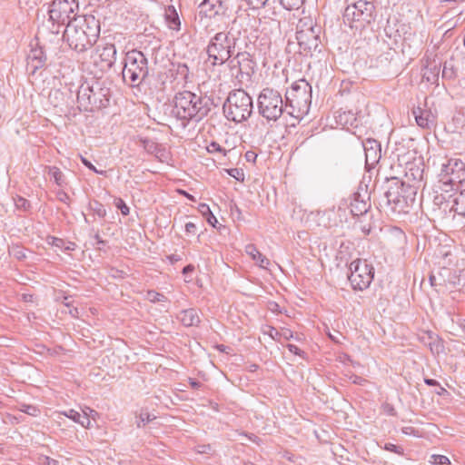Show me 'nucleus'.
I'll list each match as a JSON object with an SVG mask.
<instances>
[{
	"label": "nucleus",
	"instance_id": "obj_1",
	"mask_svg": "<svg viewBox=\"0 0 465 465\" xmlns=\"http://www.w3.org/2000/svg\"><path fill=\"white\" fill-rule=\"evenodd\" d=\"M211 100L190 91L179 92L174 97L173 114L181 120L201 121L211 111Z\"/></svg>",
	"mask_w": 465,
	"mask_h": 465
},
{
	"label": "nucleus",
	"instance_id": "obj_2",
	"mask_svg": "<svg viewBox=\"0 0 465 465\" xmlns=\"http://www.w3.org/2000/svg\"><path fill=\"white\" fill-rule=\"evenodd\" d=\"M110 90L104 82L94 80L82 84L77 92V102L84 110L93 111L106 107L109 104Z\"/></svg>",
	"mask_w": 465,
	"mask_h": 465
},
{
	"label": "nucleus",
	"instance_id": "obj_3",
	"mask_svg": "<svg viewBox=\"0 0 465 465\" xmlns=\"http://www.w3.org/2000/svg\"><path fill=\"white\" fill-rule=\"evenodd\" d=\"M285 108H291L288 114L300 117L308 113L312 103V86L305 79H300L292 84L286 92Z\"/></svg>",
	"mask_w": 465,
	"mask_h": 465
},
{
	"label": "nucleus",
	"instance_id": "obj_4",
	"mask_svg": "<svg viewBox=\"0 0 465 465\" xmlns=\"http://www.w3.org/2000/svg\"><path fill=\"white\" fill-rule=\"evenodd\" d=\"M252 108V99L243 89L232 91L223 104L226 118L235 123L246 121L251 116Z\"/></svg>",
	"mask_w": 465,
	"mask_h": 465
},
{
	"label": "nucleus",
	"instance_id": "obj_5",
	"mask_svg": "<svg viewBox=\"0 0 465 465\" xmlns=\"http://www.w3.org/2000/svg\"><path fill=\"white\" fill-rule=\"evenodd\" d=\"M116 48L114 44L98 45L88 57L82 62V69L95 77L108 71L115 63Z\"/></svg>",
	"mask_w": 465,
	"mask_h": 465
},
{
	"label": "nucleus",
	"instance_id": "obj_6",
	"mask_svg": "<svg viewBox=\"0 0 465 465\" xmlns=\"http://www.w3.org/2000/svg\"><path fill=\"white\" fill-rule=\"evenodd\" d=\"M257 108L259 114L267 122H276L287 109L280 92L269 87L260 92Z\"/></svg>",
	"mask_w": 465,
	"mask_h": 465
},
{
	"label": "nucleus",
	"instance_id": "obj_7",
	"mask_svg": "<svg viewBox=\"0 0 465 465\" xmlns=\"http://www.w3.org/2000/svg\"><path fill=\"white\" fill-rule=\"evenodd\" d=\"M124 81L132 87L138 86L148 74L147 59L137 50L128 52L122 72Z\"/></svg>",
	"mask_w": 465,
	"mask_h": 465
},
{
	"label": "nucleus",
	"instance_id": "obj_8",
	"mask_svg": "<svg viewBox=\"0 0 465 465\" xmlns=\"http://www.w3.org/2000/svg\"><path fill=\"white\" fill-rule=\"evenodd\" d=\"M374 11L373 3L359 0L345 8L343 22L351 29H365L372 21Z\"/></svg>",
	"mask_w": 465,
	"mask_h": 465
},
{
	"label": "nucleus",
	"instance_id": "obj_9",
	"mask_svg": "<svg viewBox=\"0 0 465 465\" xmlns=\"http://www.w3.org/2000/svg\"><path fill=\"white\" fill-rule=\"evenodd\" d=\"M229 35V31H221L215 35L209 44L207 53L212 64H223L233 54L235 37H230Z\"/></svg>",
	"mask_w": 465,
	"mask_h": 465
},
{
	"label": "nucleus",
	"instance_id": "obj_10",
	"mask_svg": "<svg viewBox=\"0 0 465 465\" xmlns=\"http://www.w3.org/2000/svg\"><path fill=\"white\" fill-rule=\"evenodd\" d=\"M349 281L354 290L363 291L371 283L374 269L366 260L357 259L351 262Z\"/></svg>",
	"mask_w": 465,
	"mask_h": 465
},
{
	"label": "nucleus",
	"instance_id": "obj_11",
	"mask_svg": "<svg viewBox=\"0 0 465 465\" xmlns=\"http://www.w3.org/2000/svg\"><path fill=\"white\" fill-rule=\"evenodd\" d=\"M226 10V0H203L195 15V19L204 27L215 25L214 23L221 18Z\"/></svg>",
	"mask_w": 465,
	"mask_h": 465
},
{
	"label": "nucleus",
	"instance_id": "obj_12",
	"mask_svg": "<svg viewBox=\"0 0 465 465\" xmlns=\"http://www.w3.org/2000/svg\"><path fill=\"white\" fill-rule=\"evenodd\" d=\"M78 8L75 0H55L49 10V18L54 26H67L74 11Z\"/></svg>",
	"mask_w": 465,
	"mask_h": 465
},
{
	"label": "nucleus",
	"instance_id": "obj_13",
	"mask_svg": "<svg viewBox=\"0 0 465 465\" xmlns=\"http://www.w3.org/2000/svg\"><path fill=\"white\" fill-rule=\"evenodd\" d=\"M101 31H63V38L69 46L78 52L85 51L99 39Z\"/></svg>",
	"mask_w": 465,
	"mask_h": 465
},
{
	"label": "nucleus",
	"instance_id": "obj_14",
	"mask_svg": "<svg viewBox=\"0 0 465 465\" xmlns=\"http://www.w3.org/2000/svg\"><path fill=\"white\" fill-rule=\"evenodd\" d=\"M322 31H296V40L300 53L304 55H312L322 44Z\"/></svg>",
	"mask_w": 465,
	"mask_h": 465
},
{
	"label": "nucleus",
	"instance_id": "obj_15",
	"mask_svg": "<svg viewBox=\"0 0 465 465\" xmlns=\"http://www.w3.org/2000/svg\"><path fill=\"white\" fill-rule=\"evenodd\" d=\"M406 187L403 182L396 177L390 180V185L385 193L388 204H393L394 208L403 209L407 205V200L404 196Z\"/></svg>",
	"mask_w": 465,
	"mask_h": 465
},
{
	"label": "nucleus",
	"instance_id": "obj_16",
	"mask_svg": "<svg viewBox=\"0 0 465 465\" xmlns=\"http://www.w3.org/2000/svg\"><path fill=\"white\" fill-rule=\"evenodd\" d=\"M164 25L168 29H180L181 20L176 8L173 5H167L160 9L156 20H153L152 26L159 29Z\"/></svg>",
	"mask_w": 465,
	"mask_h": 465
},
{
	"label": "nucleus",
	"instance_id": "obj_17",
	"mask_svg": "<svg viewBox=\"0 0 465 465\" xmlns=\"http://www.w3.org/2000/svg\"><path fill=\"white\" fill-rule=\"evenodd\" d=\"M260 20L257 14V8L252 7L251 11L239 9L232 20V29H257Z\"/></svg>",
	"mask_w": 465,
	"mask_h": 465
},
{
	"label": "nucleus",
	"instance_id": "obj_18",
	"mask_svg": "<svg viewBox=\"0 0 465 465\" xmlns=\"http://www.w3.org/2000/svg\"><path fill=\"white\" fill-rule=\"evenodd\" d=\"M370 208V195L368 194L367 190H364L363 193L358 191L351 195L350 210L353 216L366 214Z\"/></svg>",
	"mask_w": 465,
	"mask_h": 465
},
{
	"label": "nucleus",
	"instance_id": "obj_19",
	"mask_svg": "<svg viewBox=\"0 0 465 465\" xmlns=\"http://www.w3.org/2000/svg\"><path fill=\"white\" fill-rule=\"evenodd\" d=\"M230 64L232 68L238 66L239 73L242 76L246 75L250 77L254 73L255 62L247 52L238 53L236 56L231 60Z\"/></svg>",
	"mask_w": 465,
	"mask_h": 465
},
{
	"label": "nucleus",
	"instance_id": "obj_20",
	"mask_svg": "<svg viewBox=\"0 0 465 465\" xmlns=\"http://www.w3.org/2000/svg\"><path fill=\"white\" fill-rule=\"evenodd\" d=\"M441 61L434 56L432 59L427 57L424 61L422 77L431 84H438Z\"/></svg>",
	"mask_w": 465,
	"mask_h": 465
},
{
	"label": "nucleus",
	"instance_id": "obj_21",
	"mask_svg": "<svg viewBox=\"0 0 465 465\" xmlns=\"http://www.w3.org/2000/svg\"><path fill=\"white\" fill-rule=\"evenodd\" d=\"M289 26L295 27L296 29H314L317 23L313 18L306 14L304 11L289 14L288 17Z\"/></svg>",
	"mask_w": 465,
	"mask_h": 465
},
{
	"label": "nucleus",
	"instance_id": "obj_22",
	"mask_svg": "<svg viewBox=\"0 0 465 465\" xmlns=\"http://www.w3.org/2000/svg\"><path fill=\"white\" fill-rule=\"evenodd\" d=\"M45 60L46 57L42 48L32 49L27 55L26 68L30 74H34L38 69L45 66Z\"/></svg>",
	"mask_w": 465,
	"mask_h": 465
},
{
	"label": "nucleus",
	"instance_id": "obj_23",
	"mask_svg": "<svg viewBox=\"0 0 465 465\" xmlns=\"http://www.w3.org/2000/svg\"><path fill=\"white\" fill-rule=\"evenodd\" d=\"M412 113L420 127L430 129L434 125L435 116L430 110L418 107L413 109Z\"/></svg>",
	"mask_w": 465,
	"mask_h": 465
},
{
	"label": "nucleus",
	"instance_id": "obj_24",
	"mask_svg": "<svg viewBox=\"0 0 465 465\" xmlns=\"http://www.w3.org/2000/svg\"><path fill=\"white\" fill-rule=\"evenodd\" d=\"M177 319L184 327L198 326L201 322L199 313L193 308L181 311Z\"/></svg>",
	"mask_w": 465,
	"mask_h": 465
},
{
	"label": "nucleus",
	"instance_id": "obj_25",
	"mask_svg": "<svg viewBox=\"0 0 465 465\" xmlns=\"http://www.w3.org/2000/svg\"><path fill=\"white\" fill-rule=\"evenodd\" d=\"M465 171V163L460 159H449L447 163H442L440 175L442 177H448L453 174H458L460 172Z\"/></svg>",
	"mask_w": 465,
	"mask_h": 465
},
{
	"label": "nucleus",
	"instance_id": "obj_26",
	"mask_svg": "<svg viewBox=\"0 0 465 465\" xmlns=\"http://www.w3.org/2000/svg\"><path fill=\"white\" fill-rule=\"evenodd\" d=\"M366 163L373 164L378 162L381 157L380 144L375 140H367L363 143Z\"/></svg>",
	"mask_w": 465,
	"mask_h": 465
},
{
	"label": "nucleus",
	"instance_id": "obj_27",
	"mask_svg": "<svg viewBox=\"0 0 465 465\" xmlns=\"http://www.w3.org/2000/svg\"><path fill=\"white\" fill-rule=\"evenodd\" d=\"M245 252L259 267L266 269L270 265V260L261 253L254 244H247L245 246Z\"/></svg>",
	"mask_w": 465,
	"mask_h": 465
},
{
	"label": "nucleus",
	"instance_id": "obj_28",
	"mask_svg": "<svg viewBox=\"0 0 465 465\" xmlns=\"http://www.w3.org/2000/svg\"><path fill=\"white\" fill-rule=\"evenodd\" d=\"M62 414L71 419L74 422L81 424L84 428L91 427V420H89V414L86 412V411L79 412L74 409H70L66 411H63Z\"/></svg>",
	"mask_w": 465,
	"mask_h": 465
},
{
	"label": "nucleus",
	"instance_id": "obj_29",
	"mask_svg": "<svg viewBox=\"0 0 465 465\" xmlns=\"http://www.w3.org/2000/svg\"><path fill=\"white\" fill-rule=\"evenodd\" d=\"M47 168H48V174L51 176V178L54 179V183L58 186L63 187L66 184L64 174L58 167L49 166Z\"/></svg>",
	"mask_w": 465,
	"mask_h": 465
},
{
	"label": "nucleus",
	"instance_id": "obj_30",
	"mask_svg": "<svg viewBox=\"0 0 465 465\" xmlns=\"http://www.w3.org/2000/svg\"><path fill=\"white\" fill-rule=\"evenodd\" d=\"M86 18L84 15H77L75 13L72 16L70 23L67 24L65 29H84Z\"/></svg>",
	"mask_w": 465,
	"mask_h": 465
},
{
	"label": "nucleus",
	"instance_id": "obj_31",
	"mask_svg": "<svg viewBox=\"0 0 465 465\" xmlns=\"http://www.w3.org/2000/svg\"><path fill=\"white\" fill-rule=\"evenodd\" d=\"M198 211L201 213L203 216L206 218V221L208 222L209 224L215 226L217 219L212 213L209 205H207L206 203H200L198 206Z\"/></svg>",
	"mask_w": 465,
	"mask_h": 465
},
{
	"label": "nucleus",
	"instance_id": "obj_32",
	"mask_svg": "<svg viewBox=\"0 0 465 465\" xmlns=\"http://www.w3.org/2000/svg\"><path fill=\"white\" fill-rule=\"evenodd\" d=\"M259 26H262V29H266L267 27L270 29H276L281 26L280 21L272 16L264 15L262 17H259Z\"/></svg>",
	"mask_w": 465,
	"mask_h": 465
},
{
	"label": "nucleus",
	"instance_id": "obj_33",
	"mask_svg": "<svg viewBox=\"0 0 465 465\" xmlns=\"http://www.w3.org/2000/svg\"><path fill=\"white\" fill-rule=\"evenodd\" d=\"M176 74L181 77L184 83L192 82L193 74H191L189 67L185 64H178L176 68Z\"/></svg>",
	"mask_w": 465,
	"mask_h": 465
},
{
	"label": "nucleus",
	"instance_id": "obj_34",
	"mask_svg": "<svg viewBox=\"0 0 465 465\" xmlns=\"http://www.w3.org/2000/svg\"><path fill=\"white\" fill-rule=\"evenodd\" d=\"M455 212L465 216V191L461 192L454 200Z\"/></svg>",
	"mask_w": 465,
	"mask_h": 465
},
{
	"label": "nucleus",
	"instance_id": "obj_35",
	"mask_svg": "<svg viewBox=\"0 0 465 465\" xmlns=\"http://www.w3.org/2000/svg\"><path fill=\"white\" fill-rule=\"evenodd\" d=\"M90 209L94 212L95 215L99 218H104L106 215V210L104 206L99 203L98 201H93L89 203Z\"/></svg>",
	"mask_w": 465,
	"mask_h": 465
},
{
	"label": "nucleus",
	"instance_id": "obj_36",
	"mask_svg": "<svg viewBox=\"0 0 465 465\" xmlns=\"http://www.w3.org/2000/svg\"><path fill=\"white\" fill-rule=\"evenodd\" d=\"M9 253L14 258L22 261L26 258V250L18 245H13L9 248Z\"/></svg>",
	"mask_w": 465,
	"mask_h": 465
},
{
	"label": "nucleus",
	"instance_id": "obj_37",
	"mask_svg": "<svg viewBox=\"0 0 465 465\" xmlns=\"http://www.w3.org/2000/svg\"><path fill=\"white\" fill-rule=\"evenodd\" d=\"M143 148L151 154H154L155 152H157L158 143L154 141L147 138H142L140 140Z\"/></svg>",
	"mask_w": 465,
	"mask_h": 465
},
{
	"label": "nucleus",
	"instance_id": "obj_38",
	"mask_svg": "<svg viewBox=\"0 0 465 465\" xmlns=\"http://www.w3.org/2000/svg\"><path fill=\"white\" fill-rule=\"evenodd\" d=\"M305 0H280L281 5L286 10H299Z\"/></svg>",
	"mask_w": 465,
	"mask_h": 465
},
{
	"label": "nucleus",
	"instance_id": "obj_39",
	"mask_svg": "<svg viewBox=\"0 0 465 465\" xmlns=\"http://www.w3.org/2000/svg\"><path fill=\"white\" fill-rule=\"evenodd\" d=\"M430 463L433 465H447L450 464V460L447 456L433 454L430 456Z\"/></svg>",
	"mask_w": 465,
	"mask_h": 465
},
{
	"label": "nucleus",
	"instance_id": "obj_40",
	"mask_svg": "<svg viewBox=\"0 0 465 465\" xmlns=\"http://www.w3.org/2000/svg\"><path fill=\"white\" fill-rule=\"evenodd\" d=\"M86 18L85 29H100V23L92 15H85Z\"/></svg>",
	"mask_w": 465,
	"mask_h": 465
},
{
	"label": "nucleus",
	"instance_id": "obj_41",
	"mask_svg": "<svg viewBox=\"0 0 465 465\" xmlns=\"http://www.w3.org/2000/svg\"><path fill=\"white\" fill-rule=\"evenodd\" d=\"M147 298L152 302H165L166 301V297L163 294H162L160 292H154V291H149L147 292Z\"/></svg>",
	"mask_w": 465,
	"mask_h": 465
},
{
	"label": "nucleus",
	"instance_id": "obj_42",
	"mask_svg": "<svg viewBox=\"0 0 465 465\" xmlns=\"http://www.w3.org/2000/svg\"><path fill=\"white\" fill-rule=\"evenodd\" d=\"M155 418H156L155 416L151 415L148 412L142 411L139 415V421L137 422V426L138 427H141V425L144 426L145 424L153 420Z\"/></svg>",
	"mask_w": 465,
	"mask_h": 465
},
{
	"label": "nucleus",
	"instance_id": "obj_43",
	"mask_svg": "<svg viewBox=\"0 0 465 465\" xmlns=\"http://www.w3.org/2000/svg\"><path fill=\"white\" fill-rule=\"evenodd\" d=\"M430 339L437 340V335L430 331H422L419 335L420 341L422 342L424 345H427Z\"/></svg>",
	"mask_w": 465,
	"mask_h": 465
},
{
	"label": "nucleus",
	"instance_id": "obj_44",
	"mask_svg": "<svg viewBox=\"0 0 465 465\" xmlns=\"http://www.w3.org/2000/svg\"><path fill=\"white\" fill-rule=\"evenodd\" d=\"M114 204L121 211L123 215L126 216L129 214L130 209L122 198H116Z\"/></svg>",
	"mask_w": 465,
	"mask_h": 465
},
{
	"label": "nucleus",
	"instance_id": "obj_45",
	"mask_svg": "<svg viewBox=\"0 0 465 465\" xmlns=\"http://www.w3.org/2000/svg\"><path fill=\"white\" fill-rule=\"evenodd\" d=\"M15 203L16 208L23 211H27L31 206L30 202L23 197H18Z\"/></svg>",
	"mask_w": 465,
	"mask_h": 465
},
{
	"label": "nucleus",
	"instance_id": "obj_46",
	"mask_svg": "<svg viewBox=\"0 0 465 465\" xmlns=\"http://www.w3.org/2000/svg\"><path fill=\"white\" fill-rule=\"evenodd\" d=\"M81 162L84 166H86L89 170L93 171L95 173L105 175L106 172L102 170H97L96 167L86 158L81 156Z\"/></svg>",
	"mask_w": 465,
	"mask_h": 465
},
{
	"label": "nucleus",
	"instance_id": "obj_47",
	"mask_svg": "<svg viewBox=\"0 0 465 465\" xmlns=\"http://www.w3.org/2000/svg\"><path fill=\"white\" fill-rule=\"evenodd\" d=\"M227 173H229L230 176L235 178L237 181H243L244 174L242 169L232 168L228 169Z\"/></svg>",
	"mask_w": 465,
	"mask_h": 465
},
{
	"label": "nucleus",
	"instance_id": "obj_48",
	"mask_svg": "<svg viewBox=\"0 0 465 465\" xmlns=\"http://www.w3.org/2000/svg\"><path fill=\"white\" fill-rule=\"evenodd\" d=\"M384 449L386 450H389L391 452H394V453L399 454V455H402L403 454V449L401 446H398V445H395V444H392V443H386L385 446H384Z\"/></svg>",
	"mask_w": 465,
	"mask_h": 465
},
{
	"label": "nucleus",
	"instance_id": "obj_49",
	"mask_svg": "<svg viewBox=\"0 0 465 465\" xmlns=\"http://www.w3.org/2000/svg\"><path fill=\"white\" fill-rule=\"evenodd\" d=\"M167 151L162 145H158L157 152L154 153L156 158H158L161 162H163L167 158Z\"/></svg>",
	"mask_w": 465,
	"mask_h": 465
},
{
	"label": "nucleus",
	"instance_id": "obj_50",
	"mask_svg": "<svg viewBox=\"0 0 465 465\" xmlns=\"http://www.w3.org/2000/svg\"><path fill=\"white\" fill-rule=\"evenodd\" d=\"M401 432L405 435L414 436V437H420V432L418 430H416L414 427L411 426H406L401 428Z\"/></svg>",
	"mask_w": 465,
	"mask_h": 465
},
{
	"label": "nucleus",
	"instance_id": "obj_51",
	"mask_svg": "<svg viewBox=\"0 0 465 465\" xmlns=\"http://www.w3.org/2000/svg\"><path fill=\"white\" fill-rule=\"evenodd\" d=\"M207 151L211 153L225 152V150L223 149V147L216 142H212L207 146Z\"/></svg>",
	"mask_w": 465,
	"mask_h": 465
},
{
	"label": "nucleus",
	"instance_id": "obj_52",
	"mask_svg": "<svg viewBox=\"0 0 465 465\" xmlns=\"http://www.w3.org/2000/svg\"><path fill=\"white\" fill-rule=\"evenodd\" d=\"M426 346H428L432 352L438 353L439 348L440 347L439 337L437 336V340L430 339Z\"/></svg>",
	"mask_w": 465,
	"mask_h": 465
},
{
	"label": "nucleus",
	"instance_id": "obj_53",
	"mask_svg": "<svg viewBox=\"0 0 465 465\" xmlns=\"http://www.w3.org/2000/svg\"><path fill=\"white\" fill-rule=\"evenodd\" d=\"M279 337H280V340L282 338L284 340H290L294 337L293 331H291L290 329L283 328L281 331H279Z\"/></svg>",
	"mask_w": 465,
	"mask_h": 465
},
{
	"label": "nucleus",
	"instance_id": "obj_54",
	"mask_svg": "<svg viewBox=\"0 0 465 465\" xmlns=\"http://www.w3.org/2000/svg\"><path fill=\"white\" fill-rule=\"evenodd\" d=\"M455 76V72L453 68H449L445 64L442 69V77L447 79H452Z\"/></svg>",
	"mask_w": 465,
	"mask_h": 465
},
{
	"label": "nucleus",
	"instance_id": "obj_55",
	"mask_svg": "<svg viewBox=\"0 0 465 465\" xmlns=\"http://www.w3.org/2000/svg\"><path fill=\"white\" fill-rule=\"evenodd\" d=\"M424 382L429 385V386H439L440 389V391H438L437 393L439 395H441L443 392L446 391V390L442 387L440 386V383L436 381V380H433V379H425L424 380Z\"/></svg>",
	"mask_w": 465,
	"mask_h": 465
},
{
	"label": "nucleus",
	"instance_id": "obj_56",
	"mask_svg": "<svg viewBox=\"0 0 465 465\" xmlns=\"http://www.w3.org/2000/svg\"><path fill=\"white\" fill-rule=\"evenodd\" d=\"M56 195H57V199L60 202H63L64 203H69L70 197H69V195L65 192L58 191Z\"/></svg>",
	"mask_w": 465,
	"mask_h": 465
},
{
	"label": "nucleus",
	"instance_id": "obj_57",
	"mask_svg": "<svg viewBox=\"0 0 465 465\" xmlns=\"http://www.w3.org/2000/svg\"><path fill=\"white\" fill-rule=\"evenodd\" d=\"M268 0H247L248 4L254 8H260L263 6Z\"/></svg>",
	"mask_w": 465,
	"mask_h": 465
},
{
	"label": "nucleus",
	"instance_id": "obj_58",
	"mask_svg": "<svg viewBox=\"0 0 465 465\" xmlns=\"http://www.w3.org/2000/svg\"><path fill=\"white\" fill-rule=\"evenodd\" d=\"M287 348L288 350L290 351V352L295 354V355H299V356H302L303 354V351L302 350H300L296 345L294 344H292V343H289L287 344Z\"/></svg>",
	"mask_w": 465,
	"mask_h": 465
},
{
	"label": "nucleus",
	"instance_id": "obj_59",
	"mask_svg": "<svg viewBox=\"0 0 465 465\" xmlns=\"http://www.w3.org/2000/svg\"><path fill=\"white\" fill-rule=\"evenodd\" d=\"M196 229H197V227L193 223L189 222V223H185V232L188 234H195Z\"/></svg>",
	"mask_w": 465,
	"mask_h": 465
},
{
	"label": "nucleus",
	"instance_id": "obj_60",
	"mask_svg": "<svg viewBox=\"0 0 465 465\" xmlns=\"http://www.w3.org/2000/svg\"><path fill=\"white\" fill-rule=\"evenodd\" d=\"M350 380L351 381L352 383L358 385H363L367 381L365 379L358 375H351L350 377Z\"/></svg>",
	"mask_w": 465,
	"mask_h": 465
},
{
	"label": "nucleus",
	"instance_id": "obj_61",
	"mask_svg": "<svg viewBox=\"0 0 465 465\" xmlns=\"http://www.w3.org/2000/svg\"><path fill=\"white\" fill-rule=\"evenodd\" d=\"M268 334L275 341H280L279 331L274 327H269Z\"/></svg>",
	"mask_w": 465,
	"mask_h": 465
},
{
	"label": "nucleus",
	"instance_id": "obj_62",
	"mask_svg": "<svg viewBox=\"0 0 465 465\" xmlns=\"http://www.w3.org/2000/svg\"><path fill=\"white\" fill-rule=\"evenodd\" d=\"M43 463L45 465H59V461L50 457H44Z\"/></svg>",
	"mask_w": 465,
	"mask_h": 465
},
{
	"label": "nucleus",
	"instance_id": "obj_63",
	"mask_svg": "<svg viewBox=\"0 0 465 465\" xmlns=\"http://www.w3.org/2000/svg\"><path fill=\"white\" fill-rule=\"evenodd\" d=\"M83 411H86V412L89 414V420L92 418L93 420H95V417L98 415V413L94 411L93 409L89 407H84V409H82Z\"/></svg>",
	"mask_w": 465,
	"mask_h": 465
},
{
	"label": "nucleus",
	"instance_id": "obj_64",
	"mask_svg": "<svg viewBox=\"0 0 465 465\" xmlns=\"http://www.w3.org/2000/svg\"><path fill=\"white\" fill-rule=\"evenodd\" d=\"M167 258L171 262V263H174L181 261V257L177 254H171Z\"/></svg>",
	"mask_w": 465,
	"mask_h": 465
}]
</instances>
